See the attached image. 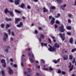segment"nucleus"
Masks as SVG:
<instances>
[{"label": "nucleus", "instance_id": "11", "mask_svg": "<svg viewBox=\"0 0 76 76\" xmlns=\"http://www.w3.org/2000/svg\"><path fill=\"white\" fill-rule=\"evenodd\" d=\"M28 56H29V57H32V58H34V55L32 53H30V52H29L28 53Z\"/></svg>", "mask_w": 76, "mask_h": 76}, {"label": "nucleus", "instance_id": "10", "mask_svg": "<svg viewBox=\"0 0 76 76\" xmlns=\"http://www.w3.org/2000/svg\"><path fill=\"white\" fill-rule=\"evenodd\" d=\"M23 25V23L22 22H20L19 24H18L17 25V26L18 28H21L22 26Z\"/></svg>", "mask_w": 76, "mask_h": 76}, {"label": "nucleus", "instance_id": "8", "mask_svg": "<svg viewBox=\"0 0 76 76\" xmlns=\"http://www.w3.org/2000/svg\"><path fill=\"white\" fill-rule=\"evenodd\" d=\"M55 18L53 17L52 18V20L51 21V22L52 25H53L54 23H55Z\"/></svg>", "mask_w": 76, "mask_h": 76}, {"label": "nucleus", "instance_id": "2", "mask_svg": "<svg viewBox=\"0 0 76 76\" xmlns=\"http://www.w3.org/2000/svg\"><path fill=\"white\" fill-rule=\"evenodd\" d=\"M4 12L6 14L7 13V12L10 13V16H12V17H13V16H14V14H13V12L9 11L8 9H6L5 10H4Z\"/></svg>", "mask_w": 76, "mask_h": 76}, {"label": "nucleus", "instance_id": "39", "mask_svg": "<svg viewBox=\"0 0 76 76\" xmlns=\"http://www.w3.org/2000/svg\"><path fill=\"white\" fill-rule=\"evenodd\" d=\"M8 32L9 35H10V33L11 32V31H10V29H9L8 31Z\"/></svg>", "mask_w": 76, "mask_h": 76}, {"label": "nucleus", "instance_id": "40", "mask_svg": "<svg viewBox=\"0 0 76 76\" xmlns=\"http://www.w3.org/2000/svg\"><path fill=\"white\" fill-rule=\"evenodd\" d=\"M61 9H62L63 10H64L65 8H64L63 6L61 7Z\"/></svg>", "mask_w": 76, "mask_h": 76}, {"label": "nucleus", "instance_id": "28", "mask_svg": "<svg viewBox=\"0 0 76 76\" xmlns=\"http://www.w3.org/2000/svg\"><path fill=\"white\" fill-rule=\"evenodd\" d=\"M1 72L2 76H4V70H2Z\"/></svg>", "mask_w": 76, "mask_h": 76}, {"label": "nucleus", "instance_id": "14", "mask_svg": "<svg viewBox=\"0 0 76 76\" xmlns=\"http://www.w3.org/2000/svg\"><path fill=\"white\" fill-rule=\"evenodd\" d=\"M73 57L72 55H70L69 56V59L70 60H73Z\"/></svg>", "mask_w": 76, "mask_h": 76}, {"label": "nucleus", "instance_id": "31", "mask_svg": "<svg viewBox=\"0 0 76 76\" xmlns=\"http://www.w3.org/2000/svg\"><path fill=\"white\" fill-rule=\"evenodd\" d=\"M75 51H76V48L72 49L71 51V52H72V53H74Z\"/></svg>", "mask_w": 76, "mask_h": 76}, {"label": "nucleus", "instance_id": "17", "mask_svg": "<svg viewBox=\"0 0 76 76\" xmlns=\"http://www.w3.org/2000/svg\"><path fill=\"white\" fill-rule=\"evenodd\" d=\"M29 60L30 62L31 63H34V60L33 59L31 58H29Z\"/></svg>", "mask_w": 76, "mask_h": 76}, {"label": "nucleus", "instance_id": "41", "mask_svg": "<svg viewBox=\"0 0 76 76\" xmlns=\"http://www.w3.org/2000/svg\"><path fill=\"white\" fill-rule=\"evenodd\" d=\"M49 69L51 71H52V70H53V68H51V66H50L49 67Z\"/></svg>", "mask_w": 76, "mask_h": 76}, {"label": "nucleus", "instance_id": "27", "mask_svg": "<svg viewBox=\"0 0 76 76\" xmlns=\"http://www.w3.org/2000/svg\"><path fill=\"white\" fill-rule=\"evenodd\" d=\"M1 26L2 28H4V24L3 23L1 24Z\"/></svg>", "mask_w": 76, "mask_h": 76}, {"label": "nucleus", "instance_id": "23", "mask_svg": "<svg viewBox=\"0 0 76 76\" xmlns=\"http://www.w3.org/2000/svg\"><path fill=\"white\" fill-rule=\"evenodd\" d=\"M73 65H72L71 66V67H70V68L69 69V72H71V71H72L73 70Z\"/></svg>", "mask_w": 76, "mask_h": 76}, {"label": "nucleus", "instance_id": "18", "mask_svg": "<svg viewBox=\"0 0 76 76\" xmlns=\"http://www.w3.org/2000/svg\"><path fill=\"white\" fill-rule=\"evenodd\" d=\"M43 12H44V13L45 12H47L48 11V10L46 8H45V7H44L43 8Z\"/></svg>", "mask_w": 76, "mask_h": 76}, {"label": "nucleus", "instance_id": "32", "mask_svg": "<svg viewBox=\"0 0 76 76\" xmlns=\"http://www.w3.org/2000/svg\"><path fill=\"white\" fill-rule=\"evenodd\" d=\"M74 63H75V58H74L73 60L72 61V63L74 64Z\"/></svg>", "mask_w": 76, "mask_h": 76}, {"label": "nucleus", "instance_id": "36", "mask_svg": "<svg viewBox=\"0 0 76 76\" xmlns=\"http://www.w3.org/2000/svg\"><path fill=\"white\" fill-rule=\"evenodd\" d=\"M3 66L4 68L6 67V63H4V64L3 65Z\"/></svg>", "mask_w": 76, "mask_h": 76}, {"label": "nucleus", "instance_id": "54", "mask_svg": "<svg viewBox=\"0 0 76 76\" xmlns=\"http://www.w3.org/2000/svg\"><path fill=\"white\" fill-rule=\"evenodd\" d=\"M69 64H70V66H69V68H70L72 66V63H71V62H69Z\"/></svg>", "mask_w": 76, "mask_h": 76}, {"label": "nucleus", "instance_id": "12", "mask_svg": "<svg viewBox=\"0 0 76 76\" xmlns=\"http://www.w3.org/2000/svg\"><path fill=\"white\" fill-rule=\"evenodd\" d=\"M18 21H20V19L16 18H15V23H19V22H18Z\"/></svg>", "mask_w": 76, "mask_h": 76}, {"label": "nucleus", "instance_id": "51", "mask_svg": "<svg viewBox=\"0 0 76 76\" xmlns=\"http://www.w3.org/2000/svg\"><path fill=\"white\" fill-rule=\"evenodd\" d=\"M48 39L50 43V44L51 43V39H50V38H49Z\"/></svg>", "mask_w": 76, "mask_h": 76}, {"label": "nucleus", "instance_id": "4", "mask_svg": "<svg viewBox=\"0 0 76 76\" xmlns=\"http://www.w3.org/2000/svg\"><path fill=\"white\" fill-rule=\"evenodd\" d=\"M4 36L3 38V39L4 41L6 42L7 41V39H8V35L7 33H4Z\"/></svg>", "mask_w": 76, "mask_h": 76}, {"label": "nucleus", "instance_id": "33", "mask_svg": "<svg viewBox=\"0 0 76 76\" xmlns=\"http://www.w3.org/2000/svg\"><path fill=\"white\" fill-rule=\"evenodd\" d=\"M56 23L57 24H59V23H60V21H58V20H56Z\"/></svg>", "mask_w": 76, "mask_h": 76}, {"label": "nucleus", "instance_id": "1", "mask_svg": "<svg viewBox=\"0 0 76 76\" xmlns=\"http://www.w3.org/2000/svg\"><path fill=\"white\" fill-rule=\"evenodd\" d=\"M61 26L59 27V31L60 32H64L66 29L64 28V26L63 24H61Z\"/></svg>", "mask_w": 76, "mask_h": 76}, {"label": "nucleus", "instance_id": "37", "mask_svg": "<svg viewBox=\"0 0 76 76\" xmlns=\"http://www.w3.org/2000/svg\"><path fill=\"white\" fill-rule=\"evenodd\" d=\"M68 16L69 17V18H70L71 17H72V15L71 14H68Z\"/></svg>", "mask_w": 76, "mask_h": 76}, {"label": "nucleus", "instance_id": "52", "mask_svg": "<svg viewBox=\"0 0 76 76\" xmlns=\"http://www.w3.org/2000/svg\"><path fill=\"white\" fill-rule=\"evenodd\" d=\"M54 26H55V29H56L57 28V27L58 26H57V25H56V24Z\"/></svg>", "mask_w": 76, "mask_h": 76}, {"label": "nucleus", "instance_id": "60", "mask_svg": "<svg viewBox=\"0 0 76 76\" xmlns=\"http://www.w3.org/2000/svg\"><path fill=\"white\" fill-rule=\"evenodd\" d=\"M68 22L69 23H71V20L70 19L68 20Z\"/></svg>", "mask_w": 76, "mask_h": 76}, {"label": "nucleus", "instance_id": "34", "mask_svg": "<svg viewBox=\"0 0 76 76\" xmlns=\"http://www.w3.org/2000/svg\"><path fill=\"white\" fill-rule=\"evenodd\" d=\"M36 67H37V68H38L39 69L40 68V66L39 65H38L37 64H36Z\"/></svg>", "mask_w": 76, "mask_h": 76}, {"label": "nucleus", "instance_id": "13", "mask_svg": "<svg viewBox=\"0 0 76 76\" xmlns=\"http://www.w3.org/2000/svg\"><path fill=\"white\" fill-rule=\"evenodd\" d=\"M54 46L56 48H59L60 47V45H59V44L57 45V43H56L54 45Z\"/></svg>", "mask_w": 76, "mask_h": 76}, {"label": "nucleus", "instance_id": "56", "mask_svg": "<svg viewBox=\"0 0 76 76\" xmlns=\"http://www.w3.org/2000/svg\"><path fill=\"white\" fill-rule=\"evenodd\" d=\"M43 70H48V69L47 68H43Z\"/></svg>", "mask_w": 76, "mask_h": 76}, {"label": "nucleus", "instance_id": "9", "mask_svg": "<svg viewBox=\"0 0 76 76\" xmlns=\"http://www.w3.org/2000/svg\"><path fill=\"white\" fill-rule=\"evenodd\" d=\"M19 1H20V0H15V3L16 5H18L19 4Z\"/></svg>", "mask_w": 76, "mask_h": 76}, {"label": "nucleus", "instance_id": "45", "mask_svg": "<svg viewBox=\"0 0 76 76\" xmlns=\"http://www.w3.org/2000/svg\"><path fill=\"white\" fill-rule=\"evenodd\" d=\"M27 8L28 9H31V6L29 5H28Z\"/></svg>", "mask_w": 76, "mask_h": 76}, {"label": "nucleus", "instance_id": "5", "mask_svg": "<svg viewBox=\"0 0 76 76\" xmlns=\"http://www.w3.org/2000/svg\"><path fill=\"white\" fill-rule=\"evenodd\" d=\"M59 35H60V37L62 39V41H64V39H65V37H64V35H65V34H63V35L61 33H59Z\"/></svg>", "mask_w": 76, "mask_h": 76}, {"label": "nucleus", "instance_id": "26", "mask_svg": "<svg viewBox=\"0 0 76 76\" xmlns=\"http://www.w3.org/2000/svg\"><path fill=\"white\" fill-rule=\"evenodd\" d=\"M4 51L5 52L7 53H9V50L7 48L4 49Z\"/></svg>", "mask_w": 76, "mask_h": 76}, {"label": "nucleus", "instance_id": "43", "mask_svg": "<svg viewBox=\"0 0 76 76\" xmlns=\"http://www.w3.org/2000/svg\"><path fill=\"white\" fill-rule=\"evenodd\" d=\"M61 73L62 75H64L66 74V72H65L62 71V72Z\"/></svg>", "mask_w": 76, "mask_h": 76}, {"label": "nucleus", "instance_id": "3", "mask_svg": "<svg viewBox=\"0 0 76 76\" xmlns=\"http://www.w3.org/2000/svg\"><path fill=\"white\" fill-rule=\"evenodd\" d=\"M48 46L50 47L48 48V50L49 51H51V52H52V51H56V48H55L54 47L53 48L51 46H50V45H49Z\"/></svg>", "mask_w": 76, "mask_h": 76}, {"label": "nucleus", "instance_id": "62", "mask_svg": "<svg viewBox=\"0 0 76 76\" xmlns=\"http://www.w3.org/2000/svg\"><path fill=\"white\" fill-rule=\"evenodd\" d=\"M12 19L11 18H8V21H12Z\"/></svg>", "mask_w": 76, "mask_h": 76}, {"label": "nucleus", "instance_id": "7", "mask_svg": "<svg viewBox=\"0 0 76 76\" xmlns=\"http://www.w3.org/2000/svg\"><path fill=\"white\" fill-rule=\"evenodd\" d=\"M63 58L64 60H68V55H65L63 56Z\"/></svg>", "mask_w": 76, "mask_h": 76}, {"label": "nucleus", "instance_id": "63", "mask_svg": "<svg viewBox=\"0 0 76 76\" xmlns=\"http://www.w3.org/2000/svg\"><path fill=\"white\" fill-rule=\"evenodd\" d=\"M8 19L9 18H5V20H6V21H8Z\"/></svg>", "mask_w": 76, "mask_h": 76}, {"label": "nucleus", "instance_id": "29", "mask_svg": "<svg viewBox=\"0 0 76 76\" xmlns=\"http://www.w3.org/2000/svg\"><path fill=\"white\" fill-rule=\"evenodd\" d=\"M10 27V25L8 24H7L6 25V28L7 29L8 28H9Z\"/></svg>", "mask_w": 76, "mask_h": 76}, {"label": "nucleus", "instance_id": "19", "mask_svg": "<svg viewBox=\"0 0 76 76\" xmlns=\"http://www.w3.org/2000/svg\"><path fill=\"white\" fill-rule=\"evenodd\" d=\"M40 44H41L42 47H43V46L44 45L45 47H47V44L46 43H41Z\"/></svg>", "mask_w": 76, "mask_h": 76}, {"label": "nucleus", "instance_id": "20", "mask_svg": "<svg viewBox=\"0 0 76 76\" xmlns=\"http://www.w3.org/2000/svg\"><path fill=\"white\" fill-rule=\"evenodd\" d=\"M50 9H51V10H54L56 9V7L52 6L50 7Z\"/></svg>", "mask_w": 76, "mask_h": 76}, {"label": "nucleus", "instance_id": "61", "mask_svg": "<svg viewBox=\"0 0 76 76\" xmlns=\"http://www.w3.org/2000/svg\"><path fill=\"white\" fill-rule=\"evenodd\" d=\"M36 76H39V73H37L36 74Z\"/></svg>", "mask_w": 76, "mask_h": 76}, {"label": "nucleus", "instance_id": "50", "mask_svg": "<svg viewBox=\"0 0 76 76\" xmlns=\"http://www.w3.org/2000/svg\"><path fill=\"white\" fill-rule=\"evenodd\" d=\"M28 70L29 72H31V69L28 68Z\"/></svg>", "mask_w": 76, "mask_h": 76}, {"label": "nucleus", "instance_id": "48", "mask_svg": "<svg viewBox=\"0 0 76 76\" xmlns=\"http://www.w3.org/2000/svg\"><path fill=\"white\" fill-rule=\"evenodd\" d=\"M11 34H12V36H15V34H14V32H13V31L12 32Z\"/></svg>", "mask_w": 76, "mask_h": 76}, {"label": "nucleus", "instance_id": "58", "mask_svg": "<svg viewBox=\"0 0 76 76\" xmlns=\"http://www.w3.org/2000/svg\"><path fill=\"white\" fill-rule=\"evenodd\" d=\"M35 33L36 34H38V31L37 30H35Z\"/></svg>", "mask_w": 76, "mask_h": 76}, {"label": "nucleus", "instance_id": "59", "mask_svg": "<svg viewBox=\"0 0 76 76\" xmlns=\"http://www.w3.org/2000/svg\"><path fill=\"white\" fill-rule=\"evenodd\" d=\"M9 1L11 3H13V0H9Z\"/></svg>", "mask_w": 76, "mask_h": 76}, {"label": "nucleus", "instance_id": "22", "mask_svg": "<svg viewBox=\"0 0 76 76\" xmlns=\"http://www.w3.org/2000/svg\"><path fill=\"white\" fill-rule=\"evenodd\" d=\"M67 29L68 30H71L72 29V27L70 26H67L66 27Z\"/></svg>", "mask_w": 76, "mask_h": 76}, {"label": "nucleus", "instance_id": "30", "mask_svg": "<svg viewBox=\"0 0 76 76\" xmlns=\"http://www.w3.org/2000/svg\"><path fill=\"white\" fill-rule=\"evenodd\" d=\"M40 38L42 39H44V36L43 35L41 34L40 36Z\"/></svg>", "mask_w": 76, "mask_h": 76}, {"label": "nucleus", "instance_id": "46", "mask_svg": "<svg viewBox=\"0 0 76 76\" xmlns=\"http://www.w3.org/2000/svg\"><path fill=\"white\" fill-rule=\"evenodd\" d=\"M53 63H55L56 64L57 63V61L56 60H54L53 61Z\"/></svg>", "mask_w": 76, "mask_h": 76}, {"label": "nucleus", "instance_id": "6", "mask_svg": "<svg viewBox=\"0 0 76 76\" xmlns=\"http://www.w3.org/2000/svg\"><path fill=\"white\" fill-rule=\"evenodd\" d=\"M7 69H8L9 73L10 75H12L13 74V70L11 69L10 67H9L7 68Z\"/></svg>", "mask_w": 76, "mask_h": 76}, {"label": "nucleus", "instance_id": "15", "mask_svg": "<svg viewBox=\"0 0 76 76\" xmlns=\"http://www.w3.org/2000/svg\"><path fill=\"white\" fill-rule=\"evenodd\" d=\"M73 38L71 37L69 39V42L70 44H73Z\"/></svg>", "mask_w": 76, "mask_h": 76}, {"label": "nucleus", "instance_id": "21", "mask_svg": "<svg viewBox=\"0 0 76 76\" xmlns=\"http://www.w3.org/2000/svg\"><path fill=\"white\" fill-rule=\"evenodd\" d=\"M57 15L55 16V17L56 18H59V17H60V13H58L57 14Z\"/></svg>", "mask_w": 76, "mask_h": 76}, {"label": "nucleus", "instance_id": "16", "mask_svg": "<svg viewBox=\"0 0 76 76\" xmlns=\"http://www.w3.org/2000/svg\"><path fill=\"white\" fill-rule=\"evenodd\" d=\"M20 7H21V8H22V9H23L24 7H25V4H24L22 3L21 5L20 6Z\"/></svg>", "mask_w": 76, "mask_h": 76}, {"label": "nucleus", "instance_id": "47", "mask_svg": "<svg viewBox=\"0 0 76 76\" xmlns=\"http://www.w3.org/2000/svg\"><path fill=\"white\" fill-rule=\"evenodd\" d=\"M13 66L14 67H15V68H16L17 67H18V66L17 65V64H14L13 65Z\"/></svg>", "mask_w": 76, "mask_h": 76}, {"label": "nucleus", "instance_id": "25", "mask_svg": "<svg viewBox=\"0 0 76 76\" xmlns=\"http://www.w3.org/2000/svg\"><path fill=\"white\" fill-rule=\"evenodd\" d=\"M1 63H6L5 62V60L4 59H2V60H1Z\"/></svg>", "mask_w": 76, "mask_h": 76}, {"label": "nucleus", "instance_id": "49", "mask_svg": "<svg viewBox=\"0 0 76 76\" xmlns=\"http://www.w3.org/2000/svg\"><path fill=\"white\" fill-rule=\"evenodd\" d=\"M10 61L11 62H13V59L12 58H10Z\"/></svg>", "mask_w": 76, "mask_h": 76}, {"label": "nucleus", "instance_id": "24", "mask_svg": "<svg viewBox=\"0 0 76 76\" xmlns=\"http://www.w3.org/2000/svg\"><path fill=\"white\" fill-rule=\"evenodd\" d=\"M15 12L16 13H21V12L19 11H18L16 9L15 10Z\"/></svg>", "mask_w": 76, "mask_h": 76}, {"label": "nucleus", "instance_id": "55", "mask_svg": "<svg viewBox=\"0 0 76 76\" xmlns=\"http://www.w3.org/2000/svg\"><path fill=\"white\" fill-rule=\"evenodd\" d=\"M38 29L39 30H42V28H41V27H39Z\"/></svg>", "mask_w": 76, "mask_h": 76}, {"label": "nucleus", "instance_id": "38", "mask_svg": "<svg viewBox=\"0 0 76 76\" xmlns=\"http://www.w3.org/2000/svg\"><path fill=\"white\" fill-rule=\"evenodd\" d=\"M58 72L57 73H61V70L60 69H58Z\"/></svg>", "mask_w": 76, "mask_h": 76}, {"label": "nucleus", "instance_id": "64", "mask_svg": "<svg viewBox=\"0 0 76 76\" xmlns=\"http://www.w3.org/2000/svg\"><path fill=\"white\" fill-rule=\"evenodd\" d=\"M6 48H8V49H10V46H7Z\"/></svg>", "mask_w": 76, "mask_h": 76}, {"label": "nucleus", "instance_id": "35", "mask_svg": "<svg viewBox=\"0 0 76 76\" xmlns=\"http://www.w3.org/2000/svg\"><path fill=\"white\" fill-rule=\"evenodd\" d=\"M57 2H58L59 3H62V0H56Z\"/></svg>", "mask_w": 76, "mask_h": 76}, {"label": "nucleus", "instance_id": "53", "mask_svg": "<svg viewBox=\"0 0 76 76\" xmlns=\"http://www.w3.org/2000/svg\"><path fill=\"white\" fill-rule=\"evenodd\" d=\"M41 61L43 63H45V61L43 59H41Z\"/></svg>", "mask_w": 76, "mask_h": 76}, {"label": "nucleus", "instance_id": "42", "mask_svg": "<svg viewBox=\"0 0 76 76\" xmlns=\"http://www.w3.org/2000/svg\"><path fill=\"white\" fill-rule=\"evenodd\" d=\"M67 34L68 35H71V33L68 32H67Z\"/></svg>", "mask_w": 76, "mask_h": 76}, {"label": "nucleus", "instance_id": "57", "mask_svg": "<svg viewBox=\"0 0 76 76\" xmlns=\"http://www.w3.org/2000/svg\"><path fill=\"white\" fill-rule=\"evenodd\" d=\"M62 6L65 8V7H66V4H64Z\"/></svg>", "mask_w": 76, "mask_h": 76}, {"label": "nucleus", "instance_id": "44", "mask_svg": "<svg viewBox=\"0 0 76 76\" xmlns=\"http://www.w3.org/2000/svg\"><path fill=\"white\" fill-rule=\"evenodd\" d=\"M52 19V15H50L49 17V20H51Z\"/></svg>", "mask_w": 76, "mask_h": 76}]
</instances>
